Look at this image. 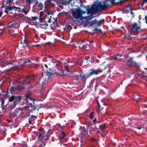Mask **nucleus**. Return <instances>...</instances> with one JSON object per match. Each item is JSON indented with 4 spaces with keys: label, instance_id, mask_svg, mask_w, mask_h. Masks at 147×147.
I'll return each mask as SVG.
<instances>
[{
    "label": "nucleus",
    "instance_id": "bb28decb",
    "mask_svg": "<svg viewBox=\"0 0 147 147\" xmlns=\"http://www.w3.org/2000/svg\"><path fill=\"white\" fill-rule=\"evenodd\" d=\"M131 9V7L129 6H127V7L124 9V11L126 13H128L129 12V11Z\"/></svg>",
    "mask_w": 147,
    "mask_h": 147
},
{
    "label": "nucleus",
    "instance_id": "bf43d9fd",
    "mask_svg": "<svg viewBox=\"0 0 147 147\" xmlns=\"http://www.w3.org/2000/svg\"><path fill=\"white\" fill-rule=\"evenodd\" d=\"M145 70H146L147 69V68H145Z\"/></svg>",
    "mask_w": 147,
    "mask_h": 147
},
{
    "label": "nucleus",
    "instance_id": "a19ab883",
    "mask_svg": "<svg viewBox=\"0 0 147 147\" xmlns=\"http://www.w3.org/2000/svg\"><path fill=\"white\" fill-rule=\"evenodd\" d=\"M142 127L141 126H138L137 128L139 129H140L142 128Z\"/></svg>",
    "mask_w": 147,
    "mask_h": 147
},
{
    "label": "nucleus",
    "instance_id": "423d86ee",
    "mask_svg": "<svg viewBox=\"0 0 147 147\" xmlns=\"http://www.w3.org/2000/svg\"><path fill=\"white\" fill-rule=\"evenodd\" d=\"M92 41L91 42L90 41H87L86 42L82 43V46L80 47L83 50H88L92 45Z\"/></svg>",
    "mask_w": 147,
    "mask_h": 147
},
{
    "label": "nucleus",
    "instance_id": "ddd939ff",
    "mask_svg": "<svg viewBox=\"0 0 147 147\" xmlns=\"http://www.w3.org/2000/svg\"><path fill=\"white\" fill-rule=\"evenodd\" d=\"M7 26L9 28H13L16 29L19 27V24L16 21H15L9 23Z\"/></svg>",
    "mask_w": 147,
    "mask_h": 147
},
{
    "label": "nucleus",
    "instance_id": "5fc2aeb1",
    "mask_svg": "<svg viewBox=\"0 0 147 147\" xmlns=\"http://www.w3.org/2000/svg\"><path fill=\"white\" fill-rule=\"evenodd\" d=\"M2 32H0V34H1L2 33Z\"/></svg>",
    "mask_w": 147,
    "mask_h": 147
},
{
    "label": "nucleus",
    "instance_id": "72a5a7b5",
    "mask_svg": "<svg viewBox=\"0 0 147 147\" xmlns=\"http://www.w3.org/2000/svg\"><path fill=\"white\" fill-rule=\"evenodd\" d=\"M94 113L93 112H91L90 115L89 117L91 119H92L94 117Z\"/></svg>",
    "mask_w": 147,
    "mask_h": 147
},
{
    "label": "nucleus",
    "instance_id": "a878e982",
    "mask_svg": "<svg viewBox=\"0 0 147 147\" xmlns=\"http://www.w3.org/2000/svg\"><path fill=\"white\" fill-rule=\"evenodd\" d=\"M4 98H0V102L1 103V107L2 108V109H3L4 108Z\"/></svg>",
    "mask_w": 147,
    "mask_h": 147
},
{
    "label": "nucleus",
    "instance_id": "412c9836",
    "mask_svg": "<svg viewBox=\"0 0 147 147\" xmlns=\"http://www.w3.org/2000/svg\"><path fill=\"white\" fill-rule=\"evenodd\" d=\"M54 73L60 76H63L65 74L63 71H59L58 70H54Z\"/></svg>",
    "mask_w": 147,
    "mask_h": 147
},
{
    "label": "nucleus",
    "instance_id": "473e14b6",
    "mask_svg": "<svg viewBox=\"0 0 147 147\" xmlns=\"http://www.w3.org/2000/svg\"><path fill=\"white\" fill-rule=\"evenodd\" d=\"M49 60L51 61L52 63H54V62H55V61H56L55 60L53 59L52 57L51 56H49Z\"/></svg>",
    "mask_w": 147,
    "mask_h": 147
},
{
    "label": "nucleus",
    "instance_id": "f3484780",
    "mask_svg": "<svg viewBox=\"0 0 147 147\" xmlns=\"http://www.w3.org/2000/svg\"><path fill=\"white\" fill-rule=\"evenodd\" d=\"M95 17V16H93L92 15H90V16H86L82 17V20L83 21H88L90 20H91L93 18Z\"/></svg>",
    "mask_w": 147,
    "mask_h": 147
},
{
    "label": "nucleus",
    "instance_id": "c9c22d12",
    "mask_svg": "<svg viewBox=\"0 0 147 147\" xmlns=\"http://www.w3.org/2000/svg\"><path fill=\"white\" fill-rule=\"evenodd\" d=\"M44 136L42 135L40 133L39 134L38 138L42 140L44 138Z\"/></svg>",
    "mask_w": 147,
    "mask_h": 147
},
{
    "label": "nucleus",
    "instance_id": "dca6fc26",
    "mask_svg": "<svg viewBox=\"0 0 147 147\" xmlns=\"http://www.w3.org/2000/svg\"><path fill=\"white\" fill-rule=\"evenodd\" d=\"M32 64V63L30 59H26L24 61L23 63L22 64V65L24 66L29 67Z\"/></svg>",
    "mask_w": 147,
    "mask_h": 147
},
{
    "label": "nucleus",
    "instance_id": "7ed1b4c3",
    "mask_svg": "<svg viewBox=\"0 0 147 147\" xmlns=\"http://www.w3.org/2000/svg\"><path fill=\"white\" fill-rule=\"evenodd\" d=\"M21 100V98L19 96H12L9 99V102L7 106L10 109L15 108L17 104L20 102Z\"/></svg>",
    "mask_w": 147,
    "mask_h": 147
},
{
    "label": "nucleus",
    "instance_id": "a211bd4d",
    "mask_svg": "<svg viewBox=\"0 0 147 147\" xmlns=\"http://www.w3.org/2000/svg\"><path fill=\"white\" fill-rule=\"evenodd\" d=\"M23 111L21 108H19L16 109L14 113L16 116H19L21 114H22Z\"/></svg>",
    "mask_w": 147,
    "mask_h": 147
},
{
    "label": "nucleus",
    "instance_id": "2f4dec72",
    "mask_svg": "<svg viewBox=\"0 0 147 147\" xmlns=\"http://www.w3.org/2000/svg\"><path fill=\"white\" fill-rule=\"evenodd\" d=\"M80 76L81 77L80 79L82 80H84V78H85V74L82 73L80 75Z\"/></svg>",
    "mask_w": 147,
    "mask_h": 147
},
{
    "label": "nucleus",
    "instance_id": "13d9d810",
    "mask_svg": "<svg viewBox=\"0 0 147 147\" xmlns=\"http://www.w3.org/2000/svg\"><path fill=\"white\" fill-rule=\"evenodd\" d=\"M82 5L81 4V5H80V6L81 7H82Z\"/></svg>",
    "mask_w": 147,
    "mask_h": 147
},
{
    "label": "nucleus",
    "instance_id": "6e6d98bb",
    "mask_svg": "<svg viewBox=\"0 0 147 147\" xmlns=\"http://www.w3.org/2000/svg\"><path fill=\"white\" fill-rule=\"evenodd\" d=\"M11 0H9V2H11Z\"/></svg>",
    "mask_w": 147,
    "mask_h": 147
},
{
    "label": "nucleus",
    "instance_id": "79ce46f5",
    "mask_svg": "<svg viewBox=\"0 0 147 147\" xmlns=\"http://www.w3.org/2000/svg\"><path fill=\"white\" fill-rule=\"evenodd\" d=\"M3 12L2 11H0V17H1L2 15Z\"/></svg>",
    "mask_w": 147,
    "mask_h": 147
},
{
    "label": "nucleus",
    "instance_id": "c85d7f7f",
    "mask_svg": "<svg viewBox=\"0 0 147 147\" xmlns=\"http://www.w3.org/2000/svg\"><path fill=\"white\" fill-rule=\"evenodd\" d=\"M40 24L41 26H44V27L45 28L48 26L47 24L44 21H41V20L40 21Z\"/></svg>",
    "mask_w": 147,
    "mask_h": 147
},
{
    "label": "nucleus",
    "instance_id": "58836bf2",
    "mask_svg": "<svg viewBox=\"0 0 147 147\" xmlns=\"http://www.w3.org/2000/svg\"><path fill=\"white\" fill-rule=\"evenodd\" d=\"M130 13L131 14L132 16L134 17V13L132 12V9L131 8V9L130 10Z\"/></svg>",
    "mask_w": 147,
    "mask_h": 147
},
{
    "label": "nucleus",
    "instance_id": "3c124183",
    "mask_svg": "<svg viewBox=\"0 0 147 147\" xmlns=\"http://www.w3.org/2000/svg\"><path fill=\"white\" fill-rule=\"evenodd\" d=\"M143 1L146 3H147V0H143Z\"/></svg>",
    "mask_w": 147,
    "mask_h": 147
},
{
    "label": "nucleus",
    "instance_id": "2eb2a0df",
    "mask_svg": "<svg viewBox=\"0 0 147 147\" xmlns=\"http://www.w3.org/2000/svg\"><path fill=\"white\" fill-rule=\"evenodd\" d=\"M64 63H66V64H65L66 65L65 66V69L67 70L68 69V67H71L73 66L74 65H75L77 64H79V62L77 61L76 63H74L73 64H72V62H70L69 61H67L65 62H64Z\"/></svg>",
    "mask_w": 147,
    "mask_h": 147
},
{
    "label": "nucleus",
    "instance_id": "c756f323",
    "mask_svg": "<svg viewBox=\"0 0 147 147\" xmlns=\"http://www.w3.org/2000/svg\"><path fill=\"white\" fill-rule=\"evenodd\" d=\"M26 97L27 98V100H31L32 101V103L34 104V100H32V98L30 96V94H28L26 95Z\"/></svg>",
    "mask_w": 147,
    "mask_h": 147
},
{
    "label": "nucleus",
    "instance_id": "4468645a",
    "mask_svg": "<svg viewBox=\"0 0 147 147\" xmlns=\"http://www.w3.org/2000/svg\"><path fill=\"white\" fill-rule=\"evenodd\" d=\"M13 62H7L4 59H2L0 60V65L2 67H4L7 65L12 64Z\"/></svg>",
    "mask_w": 147,
    "mask_h": 147
},
{
    "label": "nucleus",
    "instance_id": "09e8293b",
    "mask_svg": "<svg viewBox=\"0 0 147 147\" xmlns=\"http://www.w3.org/2000/svg\"><path fill=\"white\" fill-rule=\"evenodd\" d=\"M96 119H95L93 121L94 122H95L96 121Z\"/></svg>",
    "mask_w": 147,
    "mask_h": 147
},
{
    "label": "nucleus",
    "instance_id": "f704fd0d",
    "mask_svg": "<svg viewBox=\"0 0 147 147\" xmlns=\"http://www.w3.org/2000/svg\"><path fill=\"white\" fill-rule=\"evenodd\" d=\"M38 19V17H32L30 20H32L33 21H35Z\"/></svg>",
    "mask_w": 147,
    "mask_h": 147
},
{
    "label": "nucleus",
    "instance_id": "20e7f679",
    "mask_svg": "<svg viewBox=\"0 0 147 147\" xmlns=\"http://www.w3.org/2000/svg\"><path fill=\"white\" fill-rule=\"evenodd\" d=\"M86 13V11H83L80 9H77L74 13L73 17H71V18L74 21H76V19H78L81 18L82 20V14H85Z\"/></svg>",
    "mask_w": 147,
    "mask_h": 147
},
{
    "label": "nucleus",
    "instance_id": "f257e3e1",
    "mask_svg": "<svg viewBox=\"0 0 147 147\" xmlns=\"http://www.w3.org/2000/svg\"><path fill=\"white\" fill-rule=\"evenodd\" d=\"M115 0H105L103 1L99 2L94 3L90 6L88 5L86 7V10L88 14H90L93 15L94 13L97 12L101 10H107L110 4H113L115 3L121 4L124 2L125 0H121L119 2H115Z\"/></svg>",
    "mask_w": 147,
    "mask_h": 147
},
{
    "label": "nucleus",
    "instance_id": "e433bc0d",
    "mask_svg": "<svg viewBox=\"0 0 147 147\" xmlns=\"http://www.w3.org/2000/svg\"><path fill=\"white\" fill-rule=\"evenodd\" d=\"M21 9V11H19V12H20V11L22 12V11H23L24 13L25 14V15H26L27 13L28 12V11H25V10H24L23 9Z\"/></svg>",
    "mask_w": 147,
    "mask_h": 147
},
{
    "label": "nucleus",
    "instance_id": "a18cd8bd",
    "mask_svg": "<svg viewBox=\"0 0 147 147\" xmlns=\"http://www.w3.org/2000/svg\"><path fill=\"white\" fill-rule=\"evenodd\" d=\"M0 27H3V26H0ZM1 30L2 31L4 30V28H2L1 27H0V30Z\"/></svg>",
    "mask_w": 147,
    "mask_h": 147
},
{
    "label": "nucleus",
    "instance_id": "49530a36",
    "mask_svg": "<svg viewBox=\"0 0 147 147\" xmlns=\"http://www.w3.org/2000/svg\"><path fill=\"white\" fill-rule=\"evenodd\" d=\"M146 3L144 2V1L142 2V3H141V6L142 7H143V5H144V4L145 3Z\"/></svg>",
    "mask_w": 147,
    "mask_h": 147
},
{
    "label": "nucleus",
    "instance_id": "4be33fe9",
    "mask_svg": "<svg viewBox=\"0 0 147 147\" xmlns=\"http://www.w3.org/2000/svg\"><path fill=\"white\" fill-rule=\"evenodd\" d=\"M65 136L64 133L62 131H59L58 138L59 139H61L64 138Z\"/></svg>",
    "mask_w": 147,
    "mask_h": 147
},
{
    "label": "nucleus",
    "instance_id": "f03ea898",
    "mask_svg": "<svg viewBox=\"0 0 147 147\" xmlns=\"http://www.w3.org/2000/svg\"><path fill=\"white\" fill-rule=\"evenodd\" d=\"M42 68L44 71L41 74L40 81L43 82L42 84L43 85L45 83L44 82L51 78L53 74L52 72V69L50 68L49 69L47 65L44 64L42 66Z\"/></svg>",
    "mask_w": 147,
    "mask_h": 147
},
{
    "label": "nucleus",
    "instance_id": "7c9ffc66",
    "mask_svg": "<svg viewBox=\"0 0 147 147\" xmlns=\"http://www.w3.org/2000/svg\"><path fill=\"white\" fill-rule=\"evenodd\" d=\"M43 12L42 11H41L40 12L38 13V15L39 16V21H40L41 20L42 21V19L41 16L43 15Z\"/></svg>",
    "mask_w": 147,
    "mask_h": 147
},
{
    "label": "nucleus",
    "instance_id": "393cba45",
    "mask_svg": "<svg viewBox=\"0 0 147 147\" xmlns=\"http://www.w3.org/2000/svg\"><path fill=\"white\" fill-rule=\"evenodd\" d=\"M44 11L47 13V15H53L54 14V12L53 11H51L49 10L45 9H44Z\"/></svg>",
    "mask_w": 147,
    "mask_h": 147
},
{
    "label": "nucleus",
    "instance_id": "864d4df0",
    "mask_svg": "<svg viewBox=\"0 0 147 147\" xmlns=\"http://www.w3.org/2000/svg\"><path fill=\"white\" fill-rule=\"evenodd\" d=\"M117 59V58L116 57H115V58L114 59Z\"/></svg>",
    "mask_w": 147,
    "mask_h": 147
},
{
    "label": "nucleus",
    "instance_id": "39448f33",
    "mask_svg": "<svg viewBox=\"0 0 147 147\" xmlns=\"http://www.w3.org/2000/svg\"><path fill=\"white\" fill-rule=\"evenodd\" d=\"M16 10L18 12L21 11L20 7L15 6L6 7L4 8V12L9 15L14 13V11Z\"/></svg>",
    "mask_w": 147,
    "mask_h": 147
},
{
    "label": "nucleus",
    "instance_id": "052dcab7",
    "mask_svg": "<svg viewBox=\"0 0 147 147\" xmlns=\"http://www.w3.org/2000/svg\"><path fill=\"white\" fill-rule=\"evenodd\" d=\"M77 76H78V77H79V75H77Z\"/></svg>",
    "mask_w": 147,
    "mask_h": 147
},
{
    "label": "nucleus",
    "instance_id": "9d476101",
    "mask_svg": "<svg viewBox=\"0 0 147 147\" xmlns=\"http://www.w3.org/2000/svg\"><path fill=\"white\" fill-rule=\"evenodd\" d=\"M132 59V58L130 57L128 60V62L127 63V66L125 67V69H128L129 66H136L137 65V64L136 62L134 61H131Z\"/></svg>",
    "mask_w": 147,
    "mask_h": 147
},
{
    "label": "nucleus",
    "instance_id": "0eeeda50",
    "mask_svg": "<svg viewBox=\"0 0 147 147\" xmlns=\"http://www.w3.org/2000/svg\"><path fill=\"white\" fill-rule=\"evenodd\" d=\"M81 132L80 134L81 137H86L88 136V130L86 129L84 127H81L80 128Z\"/></svg>",
    "mask_w": 147,
    "mask_h": 147
},
{
    "label": "nucleus",
    "instance_id": "b1692460",
    "mask_svg": "<svg viewBox=\"0 0 147 147\" xmlns=\"http://www.w3.org/2000/svg\"><path fill=\"white\" fill-rule=\"evenodd\" d=\"M106 123H104L103 124L100 125L99 126V129L102 131H104L106 128Z\"/></svg>",
    "mask_w": 147,
    "mask_h": 147
},
{
    "label": "nucleus",
    "instance_id": "8fccbe9b",
    "mask_svg": "<svg viewBox=\"0 0 147 147\" xmlns=\"http://www.w3.org/2000/svg\"><path fill=\"white\" fill-rule=\"evenodd\" d=\"M42 5V4L41 3H40L39 4V5L41 6V5Z\"/></svg>",
    "mask_w": 147,
    "mask_h": 147
},
{
    "label": "nucleus",
    "instance_id": "f8f14e48",
    "mask_svg": "<svg viewBox=\"0 0 147 147\" xmlns=\"http://www.w3.org/2000/svg\"><path fill=\"white\" fill-rule=\"evenodd\" d=\"M102 72V70L101 69H91L90 72V74L89 75L88 77H90L92 75H97Z\"/></svg>",
    "mask_w": 147,
    "mask_h": 147
},
{
    "label": "nucleus",
    "instance_id": "9b49d317",
    "mask_svg": "<svg viewBox=\"0 0 147 147\" xmlns=\"http://www.w3.org/2000/svg\"><path fill=\"white\" fill-rule=\"evenodd\" d=\"M100 22L96 20H94L91 24V26L92 27L93 30H98V28L100 25Z\"/></svg>",
    "mask_w": 147,
    "mask_h": 147
},
{
    "label": "nucleus",
    "instance_id": "aec40b11",
    "mask_svg": "<svg viewBox=\"0 0 147 147\" xmlns=\"http://www.w3.org/2000/svg\"><path fill=\"white\" fill-rule=\"evenodd\" d=\"M45 3L47 5L51 7H54L55 6V4L51 0H47Z\"/></svg>",
    "mask_w": 147,
    "mask_h": 147
},
{
    "label": "nucleus",
    "instance_id": "5701e85b",
    "mask_svg": "<svg viewBox=\"0 0 147 147\" xmlns=\"http://www.w3.org/2000/svg\"><path fill=\"white\" fill-rule=\"evenodd\" d=\"M51 16L47 17V16H46L44 18L43 20H42V21H44L45 22H46L47 23H49V22H51Z\"/></svg>",
    "mask_w": 147,
    "mask_h": 147
},
{
    "label": "nucleus",
    "instance_id": "1a4fd4ad",
    "mask_svg": "<svg viewBox=\"0 0 147 147\" xmlns=\"http://www.w3.org/2000/svg\"><path fill=\"white\" fill-rule=\"evenodd\" d=\"M35 76L34 75L31 76H28L26 77V79L23 80L22 83L23 85L28 84L29 83L30 80H33L34 79Z\"/></svg>",
    "mask_w": 147,
    "mask_h": 147
},
{
    "label": "nucleus",
    "instance_id": "ea45409f",
    "mask_svg": "<svg viewBox=\"0 0 147 147\" xmlns=\"http://www.w3.org/2000/svg\"><path fill=\"white\" fill-rule=\"evenodd\" d=\"M23 42H24V43H25L26 44H27V43H28L26 42V39L25 37V38Z\"/></svg>",
    "mask_w": 147,
    "mask_h": 147
},
{
    "label": "nucleus",
    "instance_id": "4c0bfd02",
    "mask_svg": "<svg viewBox=\"0 0 147 147\" xmlns=\"http://www.w3.org/2000/svg\"><path fill=\"white\" fill-rule=\"evenodd\" d=\"M13 68L14 69H20V67H19L18 65H16V66H14L13 67Z\"/></svg>",
    "mask_w": 147,
    "mask_h": 147
},
{
    "label": "nucleus",
    "instance_id": "6e6552de",
    "mask_svg": "<svg viewBox=\"0 0 147 147\" xmlns=\"http://www.w3.org/2000/svg\"><path fill=\"white\" fill-rule=\"evenodd\" d=\"M130 28L133 32H134L138 31L140 28V27L138 26V23H134L130 27Z\"/></svg>",
    "mask_w": 147,
    "mask_h": 147
},
{
    "label": "nucleus",
    "instance_id": "4d7b16f0",
    "mask_svg": "<svg viewBox=\"0 0 147 147\" xmlns=\"http://www.w3.org/2000/svg\"><path fill=\"white\" fill-rule=\"evenodd\" d=\"M82 5L81 4V5H80V6L81 7H82Z\"/></svg>",
    "mask_w": 147,
    "mask_h": 147
},
{
    "label": "nucleus",
    "instance_id": "c03bdc74",
    "mask_svg": "<svg viewBox=\"0 0 147 147\" xmlns=\"http://www.w3.org/2000/svg\"><path fill=\"white\" fill-rule=\"evenodd\" d=\"M33 64L34 65V66H33V67H37L38 65V64Z\"/></svg>",
    "mask_w": 147,
    "mask_h": 147
},
{
    "label": "nucleus",
    "instance_id": "603ef678",
    "mask_svg": "<svg viewBox=\"0 0 147 147\" xmlns=\"http://www.w3.org/2000/svg\"><path fill=\"white\" fill-rule=\"evenodd\" d=\"M29 122L30 124H31V121H30L29 120Z\"/></svg>",
    "mask_w": 147,
    "mask_h": 147
},
{
    "label": "nucleus",
    "instance_id": "cd10ccee",
    "mask_svg": "<svg viewBox=\"0 0 147 147\" xmlns=\"http://www.w3.org/2000/svg\"><path fill=\"white\" fill-rule=\"evenodd\" d=\"M134 99L136 101V102L138 103L141 100V99L140 96L138 95H136L134 96Z\"/></svg>",
    "mask_w": 147,
    "mask_h": 147
},
{
    "label": "nucleus",
    "instance_id": "6ab92c4d",
    "mask_svg": "<svg viewBox=\"0 0 147 147\" xmlns=\"http://www.w3.org/2000/svg\"><path fill=\"white\" fill-rule=\"evenodd\" d=\"M66 63H64V62H61L58 61H55L54 64L58 67H61L63 64H66Z\"/></svg>",
    "mask_w": 147,
    "mask_h": 147
},
{
    "label": "nucleus",
    "instance_id": "37998d69",
    "mask_svg": "<svg viewBox=\"0 0 147 147\" xmlns=\"http://www.w3.org/2000/svg\"><path fill=\"white\" fill-rule=\"evenodd\" d=\"M97 103L98 104V105L99 106L98 107L99 108H100V106L99 103L98 101H97Z\"/></svg>",
    "mask_w": 147,
    "mask_h": 147
},
{
    "label": "nucleus",
    "instance_id": "de8ad7c7",
    "mask_svg": "<svg viewBox=\"0 0 147 147\" xmlns=\"http://www.w3.org/2000/svg\"><path fill=\"white\" fill-rule=\"evenodd\" d=\"M145 18L146 20V23L147 24V16H146L145 17Z\"/></svg>",
    "mask_w": 147,
    "mask_h": 147
}]
</instances>
